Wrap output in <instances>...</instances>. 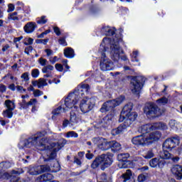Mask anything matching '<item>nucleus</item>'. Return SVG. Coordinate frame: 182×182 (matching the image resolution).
<instances>
[{
	"label": "nucleus",
	"mask_w": 182,
	"mask_h": 182,
	"mask_svg": "<svg viewBox=\"0 0 182 182\" xmlns=\"http://www.w3.org/2000/svg\"><path fill=\"white\" fill-rule=\"evenodd\" d=\"M119 42H122V38L114 37L112 38V41L111 38L107 37L103 38L99 50V52L102 55L100 67L102 72H107L114 69V65L110 59L106 57V53H105L106 50L109 49L107 47H106V45H111L110 49L112 59L117 61L119 59H120V54L123 53V50L120 48Z\"/></svg>",
	"instance_id": "nucleus-1"
},
{
	"label": "nucleus",
	"mask_w": 182,
	"mask_h": 182,
	"mask_svg": "<svg viewBox=\"0 0 182 182\" xmlns=\"http://www.w3.org/2000/svg\"><path fill=\"white\" fill-rule=\"evenodd\" d=\"M132 109L133 104L132 103L127 104L124 107L119 117V122H124V123L119 125L117 128L112 130V136H117V134L124 133V132H127V127L136 120L137 114L134 112H132Z\"/></svg>",
	"instance_id": "nucleus-2"
},
{
	"label": "nucleus",
	"mask_w": 182,
	"mask_h": 182,
	"mask_svg": "<svg viewBox=\"0 0 182 182\" xmlns=\"http://www.w3.org/2000/svg\"><path fill=\"white\" fill-rule=\"evenodd\" d=\"M89 89H90L89 85L82 84L78 86L73 92L70 93L64 100V103L61 105L63 112H68L69 109H73V110L77 109V107L75 105L77 103L80 97H83L85 93L89 92Z\"/></svg>",
	"instance_id": "nucleus-3"
},
{
	"label": "nucleus",
	"mask_w": 182,
	"mask_h": 182,
	"mask_svg": "<svg viewBox=\"0 0 182 182\" xmlns=\"http://www.w3.org/2000/svg\"><path fill=\"white\" fill-rule=\"evenodd\" d=\"M49 139L45 136V132H38L33 136H31L28 139L20 141L18 144L19 149H23V147H32L35 146L39 150H46L49 145Z\"/></svg>",
	"instance_id": "nucleus-4"
},
{
	"label": "nucleus",
	"mask_w": 182,
	"mask_h": 182,
	"mask_svg": "<svg viewBox=\"0 0 182 182\" xmlns=\"http://www.w3.org/2000/svg\"><path fill=\"white\" fill-rule=\"evenodd\" d=\"M161 137V132L159 131H155L151 132L149 134L146 135H138L132 138V143L134 146H149L154 141H157L160 140Z\"/></svg>",
	"instance_id": "nucleus-5"
},
{
	"label": "nucleus",
	"mask_w": 182,
	"mask_h": 182,
	"mask_svg": "<svg viewBox=\"0 0 182 182\" xmlns=\"http://www.w3.org/2000/svg\"><path fill=\"white\" fill-rule=\"evenodd\" d=\"M68 143L65 139H61L58 143H52L51 150H46V156H43V161L46 163H52L56 157V151H59L62 147L65 146V144Z\"/></svg>",
	"instance_id": "nucleus-6"
},
{
	"label": "nucleus",
	"mask_w": 182,
	"mask_h": 182,
	"mask_svg": "<svg viewBox=\"0 0 182 182\" xmlns=\"http://www.w3.org/2000/svg\"><path fill=\"white\" fill-rule=\"evenodd\" d=\"M112 164H113V154H102L93 161L91 167L92 168H97L100 166L101 170L105 171Z\"/></svg>",
	"instance_id": "nucleus-7"
},
{
	"label": "nucleus",
	"mask_w": 182,
	"mask_h": 182,
	"mask_svg": "<svg viewBox=\"0 0 182 182\" xmlns=\"http://www.w3.org/2000/svg\"><path fill=\"white\" fill-rule=\"evenodd\" d=\"M123 102H124V96L121 95L114 100H109L105 102L102 105L100 111L101 113H106V112H113L114 110V107L122 105Z\"/></svg>",
	"instance_id": "nucleus-8"
},
{
	"label": "nucleus",
	"mask_w": 182,
	"mask_h": 182,
	"mask_svg": "<svg viewBox=\"0 0 182 182\" xmlns=\"http://www.w3.org/2000/svg\"><path fill=\"white\" fill-rule=\"evenodd\" d=\"M168 127L164 122H156L153 124H146L140 127L138 129L139 133H141V136H146V134H150L149 133L150 130H167Z\"/></svg>",
	"instance_id": "nucleus-9"
},
{
	"label": "nucleus",
	"mask_w": 182,
	"mask_h": 182,
	"mask_svg": "<svg viewBox=\"0 0 182 182\" xmlns=\"http://www.w3.org/2000/svg\"><path fill=\"white\" fill-rule=\"evenodd\" d=\"M144 113L149 119H154V117L161 116L164 113V110L159 109V107L154 104H146L144 108Z\"/></svg>",
	"instance_id": "nucleus-10"
},
{
	"label": "nucleus",
	"mask_w": 182,
	"mask_h": 182,
	"mask_svg": "<svg viewBox=\"0 0 182 182\" xmlns=\"http://www.w3.org/2000/svg\"><path fill=\"white\" fill-rule=\"evenodd\" d=\"M146 78L141 76L134 77L131 80L130 89L134 95H139L144 85Z\"/></svg>",
	"instance_id": "nucleus-11"
},
{
	"label": "nucleus",
	"mask_w": 182,
	"mask_h": 182,
	"mask_svg": "<svg viewBox=\"0 0 182 182\" xmlns=\"http://www.w3.org/2000/svg\"><path fill=\"white\" fill-rule=\"evenodd\" d=\"M95 106V99L85 97L82 99L80 104V108L82 113L90 112Z\"/></svg>",
	"instance_id": "nucleus-12"
},
{
	"label": "nucleus",
	"mask_w": 182,
	"mask_h": 182,
	"mask_svg": "<svg viewBox=\"0 0 182 182\" xmlns=\"http://www.w3.org/2000/svg\"><path fill=\"white\" fill-rule=\"evenodd\" d=\"M46 171H50V166L48 165H41L37 166H30L28 173L31 176H39L42 173H46Z\"/></svg>",
	"instance_id": "nucleus-13"
},
{
	"label": "nucleus",
	"mask_w": 182,
	"mask_h": 182,
	"mask_svg": "<svg viewBox=\"0 0 182 182\" xmlns=\"http://www.w3.org/2000/svg\"><path fill=\"white\" fill-rule=\"evenodd\" d=\"M4 105L6 109L3 111V116L4 117H8V119H12V116H14V110H15V102L11 100H7L5 101Z\"/></svg>",
	"instance_id": "nucleus-14"
},
{
	"label": "nucleus",
	"mask_w": 182,
	"mask_h": 182,
	"mask_svg": "<svg viewBox=\"0 0 182 182\" xmlns=\"http://www.w3.org/2000/svg\"><path fill=\"white\" fill-rule=\"evenodd\" d=\"M178 144H180V137L175 136L169 138L164 142L163 149L164 150H170L174 149V147H176Z\"/></svg>",
	"instance_id": "nucleus-15"
},
{
	"label": "nucleus",
	"mask_w": 182,
	"mask_h": 182,
	"mask_svg": "<svg viewBox=\"0 0 182 182\" xmlns=\"http://www.w3.org/2000/svg\"><path fill=\"white\" fill-rule=\"evenodd\" d=\"M113 123V116L111 114H107L102 119L100 120L97 123V129H102V127H109Z\"/></svg>",
	"instance_id": "nucleus-16"
},
{
	"label": "nucleus",
	"mask_w": 182,
	"mask_h": 182,
	"mask_svg": "<svg viewBox=\"0 0 182 182\" xmlns=\"http://www.w3.org/2000/svg\"><path fill=\"white\" fill-rule=\"evenodd\" d=\"M172 174L177 178L181 180L182 178V166L180 165H175L171 168Z\"/></svg>",
	"instance_id": "nucleus-17"
},
{
	"label": "nucleus",
	"mask_w": 182,
	"mask_h": 182,
	"mask_svg": "<svg viewBox=\"0 0 182 182\" xmlns=\"http://www.w3.org/2000/svg\"><path fill=\"white\" fill-rule=\"evenodd\" d=\"M36 23L28 22L24 26L23 29L26 33H32L33 32H35V29H36Z\"/></svg>",
	"instance_id": "nucleus-18"
},
{
	"label": "nucleus",
	"mask_w": 182,
	"mask_h": 182,
	"mask_svg": "<svg viewBox=\"0 0 182 182\" xmlns=\"http://www.w3.org/2000/svg\"><path fill=\"white\" fill-rule=\"evenodd\" d=\"M80 120V117H79V112H77V109H73L70 112V121L71 123H79Z\"/></svg>",
	"instance_id": "nucleus-19"
},
{
	"label": "nucleus",
	"mask_w": 182,
	"mask_h": 182,
	"mask_svg": "<svg viewBox=\"0 0 182 182\" xmlns=\"http://www.w3.org/2000/svg\"><path fill=\"white\" fill-rule=\"evenodd\" d=\"M0 178H10V182H19V177L14 175L10 176L9 173L4 172V173H0Z\"/></svg>",
	"instance_id": "nucleus-20"
},
{
	"label": "nucleus",
	"mask_w": 182,
	"mask_h": 182,
	"mask_svg": "<svg viewBox=\"0 0 182 182\" xmlns=\"http://www.w3.org/2000/svg\"><path fill=\"white\" fill-rule=\"evenodd\" d=\"M31 83L33 86H37L38 89L43 87V86H48V82H46V80L43 78H40L38 79V80H33L31 82Z\"/></svg>",
	"instance_id": "nucleus-21"
},
{
	"label": "nucleus",
	"mask_w": 182,
	"mask_h": 182,
	"mask_svg": "<svg viewBox=\"0 0 182 182\" xmlns=\"http://www.w3.org/2000/svg\"><path fill=\"white\" fill-rule=\"evenodd\" d=\"M53 179V175L52 173H46L41 175L37 178V181L46 182Z\"/></svg>",
	"instance_id": "nucleus-22"
},
{
	"label": "nucleus",
	"mask_w": 182,
	"mask_h": 182,
	"mask_svg": "<svg viewBox=\"0 0 182 182\" xmlns=\"http://www.w3.org/2000/svg\"><path fill=\"white\" fill-rule=\"evenodd\" d=\"M98 147L102 151L109 150V149H110V141H107V140L102 139L101 143L98 145Z\"/></svg>",
	"instance_id": "nucleus-23"
},
{
	"label": "nucleus",
	"mask_w": 182,
	"mask_h": 182,
	"mask_svg": "<svg viewBox=\"0 0 182 182\" xmlns=\"http://www.w3.org/2000/svg\"><path fill=\"white\" fill-rule=\"evenodd\" d=\"M102 32H104L107 36H113L116 32V28L110 26H105L102 28Z\"/></svg>",
	"instance_id": "nucleus-24"
},
{
	"label": "nucleus",
	"mask_w": 182,
	"mask_h": 182,
	"mask_svg": "<svg viewBox=\"0 0 182 182\" xmlns=\"http://www.w3.org/2000/svg\"><path fill=\"white\" fill-rule=\"evenodd\" d=\"M124 182H134V179L132 178V171L127 170L126 173L122 175Z\"/></svg>",
	"instance_id": "nucleus-25"
},
{
	"label": "nucleus",
	"mask_w": 182,
	"mask_h": 182,
	"mask_svg": "<svg viewBox=\"0 0 182 182\" xmlns=\"http://www.w3.org/2000/svg\"><path fill=\"white\" fill-rule=\"evenodd\" d=\"M109 149H112V151H119L122 149L121 145L116 141H109Z\"/></svg>",
	"instance_id": "nucleus-26"
},
{
	"label": "nucleus",
	"mask_w": 182,
	"mask_h": 182,
	"mask_svg": "<svg viewBox=\"0 0 182 182\" xmlns=\"http://www.w3.org/2000/svg\"><path fill=\"white\" fill-rule=\"evenodd\" d=\"M171 154L168 152L167 150L164 149L163 151L160 152L159 157L164 160H170L171 159Z\"/></svg>",
	"instance_id": "nucleus-27"
},
{
	"label": "nucleus",
	"mask_w": 182,
	"mask_h": 182,
	"mask_svg": "<svg viewBox=\"0 0 182 182\" xmlns=\"http://www.w3.org/2000/svg\"><path fill=\"white\" fill-rule=\"evenodd\" d=\"M64 55L65 58H75V51L72 48H68L64 50Z\"/></svg>",
	"instance_id": "nucleus-28"
},
{
	"label": "nucleus",
	"mask_w": 182,
	"mask_h": 182,
	"mask_svg": "<svg viewBox=\"0 0 182 182\" xmlns=\"http://www.w3.org/2000/svg\"><path fill=\"white\" fill-rule=\"evenodd\" d=\"M168 125L173 130H178V129H180V124L174 119H171L168 122Z\"/></svg>",
	"instance_id": "nucleus-29"
},
{
	"label": "nucleus",
	"mask_w": 182,
	"mask_h": 182,
	"mask_svg": "<svg viewBox=\"0 0 182 182\" xmlns=\"http://www.w3.org/2000/svg\"><path fill=\"white\" fill-rule=\"evenodd\" d=\"M62 110H63V108L62 107V105H60L58 108L53 111V116H52L53 120L56 119V117H58V116H59L60 113H62Z\"/></svg>",
	"instance_id": "nucleus-30"
},
{
	"label": "nucleus",
	"mask_w": 182,
	"mask_h": 182,
	"mask_svg": "<svg viewBox=\"0 0 182 182\" xmlns=\"http://www.w3.org/2000/svg\"><path fill=\"white\" fill-rule=\"evenodd\" d=\"M36 99H33L31 100L30 102H26L25 104H20V105L22 109H28L29 106H33V105H36Z\"/></svg>",
	"instance_id": "nucleus-31"
},
{
	"label": "nucleus",
	"mask_w": 182,
	"mask_h": 182,
	"mask_svg": "<svg viewBox=\"0 0 182 182\" xmlns=\"http://www.w3.org/2000/svg\"><path fill=\"white\" fill-rule=\"evenodd\" d=\"M65 137L67 139H70V137L77 139L79 137V134H77V133L75 132L74 131H70L65 134Z\"/></svg>",
	"instance_id": "nucleus-32"
},
{
	"label": "nucleus",
	"mask_w": 182,
	"mask_h": 182,
	"mask_svg": "<svg viewBox=\"0 0 182 182\" xmlns=\"http://www.w3.org/2000/svg\"><path fill=\"white\" fill-rule=\"evenodd\" d=\"M156 103L159 106H164V105H167L168 103V99L166 97H163L156 100Z\"/></svg>",
	"instance_id": "nucleus-33"
},
{
	"label": "nucleus",
	"mask_w": 182,
	"mask_h": 182,
	"mask_svg": "<svg viewBox=\"0 0 182 182\" xmlns=\"http://www.w3.org/2000/svg\"><path fill=\"white\" fill-rule=\"evenodd\" d=\"M100 182H112V178L107 176L106 173H102L100 177Z\"/></svg>",
	"instance_id": "nucleus-34"
},
{
	"label": "nucleus",
	"mask_w": 182,
	"mask_h": 182,
	"mask_svg": "<svg viewBox=\"0 0 182 182\" xmlns=\"http://www.w3.org/2000/svg\"><path fill=\"white\" fill-rule=\"evenodd\" d=\"M130 157V155L129 154H119L118 155V160L122 161H127V159Z\"/></svg>",
	"instance_id": "nucleus-35"
},
{
	"label": "nucleus",
	"mask_w": 182,
	"mask_h": 182,
	"mask_svg": "<svg viewBox=\"0 0 182 182\" xmlns=\"http://www.w3.org/2000/svg\"><path fill=\"white\" fill-rule=\"evenodd\" d=\"M9 21H19V17H18V12H14L9 15Z\"/></svg>",
	"instance_id": "nucleus-36"
},
{
	"label": "nucleus",
	"mask_w": 182,
	"mask_h": 182,
	"mask_svg": "<svg viewBox=\"0 0 182 182\" xmlns=\"http://www.w3.org/2000/svg\"><path fill=\"white\" fill-rule=\"evenodd\" d=\"M129 162L127 161H119L118 167L119 168H127Z\"/></svg>",
	"instance_id": "nucleus-37"
},
{
	"label": "nucleus",
	"mask_w": 182,
	"mask_h": 182,
	"mask_svg": "<svg viewBox=\"0 0 182 182\" xmlns=\"http://www.w3.org/2000/svg\"><path fill=\"white\" fill-rule=\"evenodd\" d=\"M46 22H48V19L45 16H42L41 18H38L37 19V23H38L39 25H45Z\"/></svg>",
	"instance_id": "nucleus-38"
},
{
	"label": "nucleus",
	"mask_w": 182,
	"mask_h": 182,
	"mask_svg": "<svg viewBox=\"0 0 182 182\" xmlns=\"http://www.w3.org/2000/svg\"><path fill=\"white\" fill-rule=\"evenodd\" d=\"M148 175L147 173H141L138 176V181L139 182H144L147 180Z\"/></svg>",
	"instance_id": "nucleus-39"
},
{
	"label": "nucleus",
	"mask_w": 182,
	"mask_h": 182,
	"mask_svg": "<svg viewBox=\"0 0 182 182\" xmlns=\"http://www.w3.org/2000/svg\"><path fill=\"white\" fill-rule=\"evenodd\" d=\"M149 165L154 168L159 166V159L157 158L153 159L150 161Z\"/></svg>",
	"instance_id": "nucleus-40"
},
{
	"label": "nucleus",
	"mask_w": 182,
	"mask_h": 182,
	"mask_svg": "<svg viewBox=\"0 0 182 182\" xmlns=\"http://www.w3.org/2000/svg\"><path fill=\"white\" fill-rule=\"evenodd\" d=\"M102 140H103V138L95 137L92 139V143H94V144H95L96 146H97V147H99V144H100Z\"/></svg>",
	"instance_id": "nucleus-41"
},
{
	"label": "nucleus",
	"mask_w": 182,
	"mask_h": 182,
	"mask_svg": "<svg viewBox=\"0 0 182 182\" xmlns=\"http://www.w3.org/2000/svg\"><path fill=\"white\" fill-rule=\"evenodd\" d=\"M144 159H150L152 157H154V153H153L152 150L148 151L146 154L144 156Z\"/></svg>",
	"instance_id": "nucleus-42"
},
{
	"label": "nucleus",
	"mask_w": 182,
	"mask_h": 182,
	"mask_svg": "<svg viewBox=\"0 0 182 182\" xmlns=\"http://www.w3.org/2000/svg\"><path fill=\"white\" fill-rule=\"evenodd\" d=\"M42 95H43V92L41 91V90H35L33 91L35 97H39V96H42Z\"/></svg>",
	"instance_id": "nucleus-43"
},
{
	"label": "nucleus",
	"mask_w": 182,
	"mask_h": 182,
	"mask_svg": "<svg viewBox=\"0 0 182 182\" xmlns=\"http://www.w3.org/2000/svg\"><path fill=\"white\" fill-rule=\"evenodd\" d=\"M31 76L33 77H38L39 76V70L38 69H34L31 71Z\"/></svg>",
	"instance_id": "nucleus-44"
},
{
	"label": "nucleus",
	"mask_w": 182,
	"mask_h": 182,
	"mask_svg": "<svg viewBox=\"0 0 182 182\" xmlns=\"http://www.w3.org/2000/svg\"><path fill=\"white\" fill-rule=\"evenodd\" d=\"M38 62L41 66H46V63H48V60L44 59L43 58H40Z\"/></svg>",
	"instance_id": "nucleus-45"
},
{
	"label": "nucleus",
	"mask_w": 182,
	"mask_h": 182,
	"mask_svg": "<svg viewBox=\"0 0 182 182\" xmlns=\"http://www.w3.org/2000/svg\"><path fill=\"white\" fill-rule=\"evenodd\" d=\"M21 79H23L25 82L29 80V73H24L21 75Z\"/></svg>",
	"instance_id": "nucleus-46"
},
{
	"label": "nucleus",
	"mask_w": 182,
	"mask_h": 182,
	"mask_svg": "<svg viewBox=\"0 0 182 182\" xmlns=\"http://www.w3.org/2000/svg\"><path fill=\"white\" fill-rule=\"evenodd\" d=\"M159 160V164L158 166L159 167H160V168H163V167H164V164H166V161H164V159L160 158V159Z\"/></svg>",
	"instance_id": "nucleus-47"
},
{
	"label": "nucleus",
	"mask_w": 182,
	"mask_h": 182,
	"mask_svg": "<svg viewBox=\"0 0 182 182\" xmlns=\"http://www.w3.org/2000/svg\"><path fill=\"white\" fill-rule=\"evenodd\" d=\"M0 167H4V168H9L11 167V164L9 162H2L0 164Z\"/></svg>",
	"instance_id": "nucleus-48"
},
{
	"label": "nucleus",
	"mask_w": 182,
	"mask_h": 182,
	"mask_svg": "<svg viewBox=\"0 0 182 182\" xmlns=\"http://www.w3.org/2000/svg\"><path fill=\"white\" fill-rule=\"evenodd\" d=\"M48 39H38L36 40V43H43V45H46L48 43Z\"/></svg>",
	"instance_id": "nucleus-49"
},
{
	"label": "nucleus",
	"mask_w": 182,
	"mask_h": 182,
	"mask_svg": "<svg viewBox=\"0 0 182 182\" xmlns=\"http://www.w3.org/2000/svg\"><path fill=\"white\" fill-rule=\"evenodd\" d=\"M139 55V52H137V51H134L133 52V54H132V58H133V60H134V61H135V62H139V60L137 59V56Z\"/></svg>",
	"instance_id": "nucleus-50"
},
{
	"label": "nucleus",
	"mask_w": 182,
	"mask_h": 182,
	"mask_svg": "<svg viewBox=\"0 0 182 182\" xmlns=\"http://www.w3.org/2000/svg\"><path fill=\"white\" fill-rule=\"evenodd\" d=\"M8 6L9 9L7 10V12H14V11H15V6L13 4H9Z\"/></svg>",
	"instance_id": "nucleus-51"
},
{
	"label": "nucleus",
	"mask_w": 182,
	"mask_h": 182,
	"mask_svg": "<svg viewBox=\"0 0 182 182\" xmlns=\"http://www.w3.org/2000/svg\"><path fill=\"white\" fill-rule=\"evenodd\" d=\"M85 157L88 160H92V159H93V154H92L90 151H87Z\"/></svg>",
	"instance_id": "nucleus-52"
},
{
	"label": "nucleus",
	"mask_w": 182,
	"mask_h": 182,
	"mask_svg": "<svg viewBox=\"0 0 182 182\" xmlns=\"http://www.w3.org/2000/svg\"><path fill=\"white\" fill-rule=\"evenodd\" d=\"M48 33H50V30H46V31L41 33L39 36H38V38H43L45 35H48Z\"/></svg>",
	"instance_id": "nucleus-53"
},
{
	"label": "nucleus",
	"mask_w": 182,
	"mask_h": 182,
	"mask_svg": "<svg viewBox=\"0 0 182 182\" xmlns=\"http://www.w3.org/2000/svg\"><path fill=\"white\" fill-rule=\"evenodd\" d=\"M0 92L1 93H5L6 92V86L4 84H0Z\"/></svg>",
	"instance_id": "nucleus-54"
},
{
	"label": "nucleus",
	"mask_w": 182,
	"mask_h": 182,
	"mask_svg": "<svg viewBox=\"0 0 182 182\" xmlns=\"http://www.w3.org/2000/svg\"><path fill=\"white\" fill-rule=\"evenodd\" d=\"M55 69H57V70L59 72H62V70H63V66L62 64L57 63L55 64Z\"/></svg>",
	"instance_id": "nucleus-55"
},
{
	"label": "nucleus",
	"mask_w": 182,
	"mask_h": 182,
	"mask_svg": "<svg viewBox=\"0 0 182 182\" xmlns=\"http://www.w3.org/2000/svg\"><path fill=\"white\" fill-rule=\"evenodd\" d=\"M60 45H63V46H68V43H66V40L65 38H62L59 40Z\"/></svg>",
	"instance_id": "nucleus-56"
},
{
	"label": "nucleus",
	"mask_w": 182,
	"mask_h": 182,
	"mask_svg": "<svg viewBox=\"0 0 182 182\" xmlns=\"http://www.w3.org/2000/svg\"><path fill=\"white\" fill-rule=\"evenodd\" d=\"M53 31L57 36L60 35V30L59 29V27H53Z\"/></svg>",
	"instance_id": "nucleus-57"
},
{
	"label": "nucleus",
	"mask_w": 182,
	"mask_h": 182,
	"mask_svg": "<svg viewBox=\"0 0 182 182\" xmlns=\"http://www.w3.org/2000/svg\"><path fill=\"white\" fill-rule=\"evenodd\" d=\"M170 160H172V161H173V163H177V161H178L180 160V158H178V156H174L171 155Z\"/></svg>",
	"instance_id": "nucleus-58"
},
{
	"label": "nucleus",
	"mask_w": 182,
	"mask_h": 182,
	"mask_svg": "<svg viewBox=\"0 0 182 182\" xmlns=\"http://www.w3.org/2000/svg\"><path fill=\"white\" fill-rule=\"evenodd\" d=\"M17 91L20 92V93H24L26 92V90L23 89V87L18 85L16 87Z\"/></svg>",
	"instance_id": "nucleus-59"
},
{
	"label": "nucleus",
	"mask_w": 182,
	"mask_h": 182,
	"mask_svg": "<svg viewBox=\"0 0 182 182\" xmlns=\"http://www.w3.org/2000/svg\"><path fill=\"white\" fill-rule=\"evenodd\" d=\"M51 167H56V169L54 171L55 173L56 171H59L60 170V166H59V164L58 162H55L53 166L51 165Z\"/></svg>",
	"instance_id": "nucleus-60"
},
{
	"label": "nucleus",
	"mask_w": 182,
	"mask_h": 182,
	"mask_svg": "<svg viewBox=\"0 0 182 182\" xmlns=\"http://www.w3.org/2000/svg\"><path fill=\"white\" fill-rule=\"evenodd\" d=\"M32 49H33V48L32 46H28L25 49V53H26L27 55H29V52H32Z\"/></svg>",
	"instance_id": "nucleus-61"
},
{
	"label": "nucleus",
	"mask_w": 182,
	"mask_h": 182,
	"mask_svg": "<svg viewBox=\"0 0 182 182\" xmlns=\"http://www.w3.org/2000/svg\"><path fill=\"white\" fill-rule=\"evenodd\" d=\"M74 163H75V164H77V166H81L82 165V161H80V159H77V157L74 158Z\"/></svg>",
	"instance_id": "nucleus-62"
},
{
	"label": "nucleus",
	"mask_w": 182,
	"mask_h": 182,
	"mask_svg": "<svg viewBox=\"0 0 182 182\" xmlns=\"http://www.w3.org/2000/svg\"><path fill=\"white\" fill-rule=\"evenodd\" d=\"M27 42H28V43H24L25 45H32V43H33V39L29 38L27 40Z\"/></svg>",
	"instance_id": "nucleus-63"
},
{
	"label": "nucleus",
	"mask_w": 182,
	"mask_h": 182,
	"mask_svg": "<svg viewBox=\"0 0 182 182\" xmlns=\"http://www.w3.org/2000/svg\"><path fill=\"white\" fill-rule=\"evenodd\" d=\"M139 171H146V170H149V166H143L141 168H139Z\"/></svg>",
	"instance_id": "nucleus-64"
}]
</instances>
